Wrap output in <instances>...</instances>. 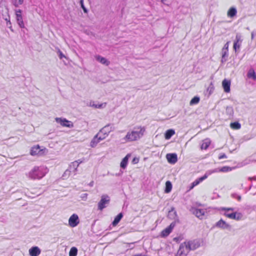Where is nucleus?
Masks as SVG:
<instances>
[{"label": "nucleus", "instance_id": "f257e3e1", "mask_svg": "<svg viewBox=\"0 0 256 256\" xmlns=\"http://www.w3.org/2000/svg\"><path fill=\"white\" fill-rule=\"evenodd\" d=\"M146 131L145 126H136L126 133L123 140L125 142L138 141L144 136Z\"/></svg>", "mask_w": 256, "mask_h": 256}, {"label": "nucleus", "instance_id": "f03ea898", "mask_svg": "<svg viewBox=\"0 0 256 256\" xmlns=\"http://www.w3.org/2000/svg\"><path fill=\"white\" fill-rule=\"evenodd\" d=\"M48 172V169L44 166H34L27 174L26 176L30 179H40Z\"/></svg>", "mask_w": 256, "mask_h": 256}, {"label": "nucleus", "instance_id": "7ed1b4c3", "mask_svg": "<svg viewBox=\"0 0 256 256\" xmlns=\"http://www.w3.org/2000/svg\"><path fill=\"white\" fill-rule=\"evenodd\" d=\"M48 153V150L44 146H40L38 144L32 146L30 150V154L32 156H42Z\"/></svg>", "mask_w": 256, "mask_h": 256}, {"label": "nucleus", "instance_id": "20e7f679", "mask_svg": "<svg viewBox=\"0 0 256 256\" xmlns=\"http://www.w3.org/2000/svg\"><path fill=\"white\" fill-rule=\"evenodd\" d=\"M190 212L200 220H202L206 217V210L199 208L196 206H192L190 210Z\"/></svg>", "mask_w": 256, "mask_h": 256}, {"label": "nucleus", "instance_id": "39448f33", "mask_svg": "<svg viewBox=\"0 0 256 256\" xmlns=\"http://www.w3.org/2000/svg\"><path fill=\"white\" fill-rule=\"evenodd\" d=\"M113 130V126L112 125L108 124L103 127L97 134L104 140L108 136L110 132Z\"/></svg>", "mask_w": 256, "mask_h": 256}, {"label": "nucleus", "instance_id": "423d86ee", "mask_svg": "<svg viewBox=\"0 0 256 256\" xmlns=\"http://www.w3.org/2000/svg\"><path fill=\"white\" fill-rule=\"evenodd\" d=\"M110 198L106 194H103L101 196V199L98 204V208L100 210H102L109 204L110 202Z\"/></svg>", "mask_w": 256, "mask_h": 256}, {"label": "nucleus", "instance_id": "0eeeda50", "mask_svg": "<svg viewBox=\"0 0 256 256\" xmlns=\"http://www.w3.org/2000/svg\"><path fill=\"white\" fill-rule=\"evenodd\" d=\"M190 252V250L188 248L187 242H184L180 244L176 256H186Z\"/></svg>", "mask_w": 256, "mask_h": 256}, {"label": "nucleus", "instance_id": "6e6552de", "mask_svg": "<svg viewBox=\"0 0 256 256\" xmlns=\"http://www.w3.org/2000/svg\"><path fill=\"white\" fill-rule=\"evenodd\" d=\"M55 120L57 123L60 124L62 126L68 128H72L74 126V124L72 122L69 121L64 118H56Z\"/></svg>", "mask_w": 256, "mask_h": 256}, {"label": "nucleus", "instance_id": "1a4fd4ad", "mask_svg": "<svg viewBox=\"0 0 256 256\" xmlns=\"http://www.w3.org/2000/svg\"><path fill=\"white\" fill-rule=\"evenodd\" d=\"M214 227L218 228L222 230H230L232 226H231L226 223L224 220L222 219H220L218 222H217L214 224Z\"/></svg>", "mask_w": 256, "mask_h": 256}, {"label": "nucleus", "instance_id": "9d476101", "mask_svg": "<svg viewBox=\"0 0 256 256\" xmlns=\"http://www.w3.org/2000/svg\"><path fill=\"white\" fill-rule=\"evenodd\" d=\"M230 42H226L222 50V62L223 63L226 60L228 55V48Z\"/></svg>", "mask_w": 256, "mask_h": 256}, {"label": "nucleus", "instance_id": "9b49d317", "mask_svg": "<svg viewBox=\"0 0 256 256\" xmlns=\"http://www.w3.org/2000/svg\"><path fill=\"white\" fill-rule=\"evenodd\" d=\"M22 13V11L20 10H15L16 20L20 28H24V24L23 21Z\"/></svg>", "mask_w": 256, "mask_h": 256}, {"label": "nucleus", "instance_id": "f8f14e48", "mask_svg": "<svg viewBox=\"0 0 256 256\" xmlns=\"http://www.w3.org/2000/svg\"><path fill=\"white\" fill-rule=\"evenodd\" d=\"M176 226V222H172L170 225L166 228L165 229H164L162 232H161L160 236L162 237H166L168 236L170 233L172 232V229L174 228V227Z\"/></svg>", "mask_w": 256, "mask_h": 256}, {"label": "nucleus", "instance_id": "ddd939ff", "mask_svg": "<svg viewBox=\"0 0 256 256\" xmlns=\"http://www.w3.org/2000/svg\"><path fill=\"white\" fill-rule=\"evenodd\" d=\"M80 222L78 216L76 214H73L68 220V224L71 227L76 226Z\"/></svg>", "mask_w": 256, "mask_h": 256}, {"label": "nucleus", "instance_id": "4468645a", "mask_svg": "<svg viewBox=\"0 0 256 256\" xmlns=\"http://www.w3.org/2000/svg\"><path fill=\"white\" fill-rule=\"evenodd\" d=\"M190 250H194L200 246V243L197 240H190L186 242Z\"/></svg>", "mask_w": 256, "mask_h": 256}, {"label": "nucleus", "instance_id": "2eb2a0df", "mask_svg": "<svg viewBox=\"0 0 256 256\" xmlns=\"http://www.w3.org/2000/svg\"><path fill=\"white\" fill-rule=\"evenodd\" d=\"M230 80L228 79H224L222 82V86L224 91L226 93H229L230 91Z\"/></svg>", "mask_w": 256, "mask_h": 256}, {"label": "nucleus", "instance_id": "dca6fc26", "mask_svg": "<svg viewBox=\"0 0 256 256\" xmlns=\"http://www.w3.org/2000/svg\"><path fill=\"white\" fill-rule=\"evenodd\" d=\"M166 158L170 164H174L178 161L177 154L174 153L167 154Z\"/></svg>", "mask_w": 256, "mask_h": 256}, {"label": "nucleus", "instance_id": "f3484780", "mask_svg": "<svg viewBox=\"0 0 256 256\" xmlns=\"http://www.w3.org/2000/svg\"><path fill=\"white\" fill-rule=\"evenodd\" d=\"M242 42V39L240 35L238 34H236V40L234 44V49L235 52H236V50L240 48Z\"/></svg>", "mask_w": 256, "mask_h": 256}, {"label": "nucleus", "instance_id": "a211bd4d", "mask_svg": "<svg viewBox=\"0 0 256 256\" xmlns=\"http://www.w3.org/2000/svg\"><path fill=\"white\" fill-rule=\"evenodd\" d=\"M82 160H75L72 162L70 165V168H73V174L74 175H75L76 174V172L77 171L78 168L80 164L82 162Z\"/></svg>", "mask_w": 256, "mask_h": 256}, {"label": "nucleus", "instance_id": "6ab92c4d", "mask_svg": "<svg viewBox=\"0 0 256 256\" xmlns=\"http://www.w3.org/2000/svg\"><path fill=\"white\" fill-rule=\"evenodd\" d=\"M102 140H103L100 137V136L96 134L92 140L90 142V146L92 148H94L100 141Z\"/></svg>", "mask_w": 256, "mask_h": 256}, {"label": "nucleus", "instance_id": "aec40b11", "mask_svg": "<svg viewBox=\"0 0 256 256\" xmlns=\"http://www.w3.org/2000/svg\"><path fill=\"white\" fill-rule=\"evenodd\" d=\"M131 156L130 154H128L122 160L120 163V167L122 168V169L126 168L128 160Z\"/></svg>", "mask_w": 256, "mask_h": 256}, {"label": "nucleus", "instance_id": "412c9836", "mask_svg": "<svg viewBox=\"0 0 256 256\" xmlns=\"http://www.w3.org/2000/svg\"><path fill=\"white\" fill-rule=\"evenodd\" d=\"M40 252V250L38 246L32 247L29 250V254L30 256H38Z\"/></svg>", "mask_w": 256, "mask_h": 256}, {"label": "nucleus", "instance_id": "4be33fe9", "mask_svg": "<svg viewBox=\"0 0 256 256\" xmlns=\"http://www.w3.org/2000/svg\"><path fill=\"white\" fill-rule=\"evenodd\" d=\"M207 177V175L205 174L203 176L195 180L190 186L189 190H191L192 188H193L198 184L200 182H202L203 180H205Z\"/></svg>", "mask_w": 256, "mask_h": 256}, {"label": "nucleus", "instance_id": "5701e85b", "mask_svg": "<svg viewBox=\"0 0 256 256\" xmlns=\"http://www.w3.org/2000/svg\"><path fill=\"white\" fill-rule=\"evenodd\" d=\"M220 210H224V215L230 218V215H232V212L230 213L229 212L234 210V208H226L222 207V208H220Z\"/></svg>", "mask_w": 256, "mask_h": 256}, {"label": "nucleus", "instance_id": "b1692460", "mask_svg": "<svg viewBox=\"0 0 256 256\" xmlns=\"http://www.w3.org/2000/svg\"><path fill=\"white\" fill-rule=\"evenodd\" d=\"M237 10L236 8L231 7L229 8L227 12V16L229 18H232L236 16Z\"/></svg>", "mask_w": 256, "mask_h": 256}, {"label": "nucleus", "instance_id": "393cba45", "mask_svg": "<svg viewBox=\"0 0 256 256\" xmlns=\"http://www.w3.org/2000/svg\"><path fill=\"white\" fill-rule=\"evenodd\" d=\"M175 134V131L173 129H169L167 130L164 133L165 139L170 140L171 137Z\"/></svg>", "mask_w": 256, "mask_h": 256}, {"label": "nucleus", "instance_id": "a878e982", "mask_svg": "<svg viewBox=\"0 0 256 256\" xmlns=\"http://www.w3.org/2000/svg\"><path fill=\"white\" fill-rule=\"evenodd\" d=\"M230 218L235 220H240L242 218L243 215L240 212H232V215H230Z\"/></svg>", "mask_w": 256, "mask_h": 256}, {"label": "nucleus", "instance_id": "bb28decb", "mask_svg": "<svg viewBox=\"0 0 256 256\" xmlns=\"http://www.w3.org/2000/svg\"><path fill=\"white\" fill-rule=\"evenodd\" d=\"M96 60L102 63V64H104L106 66H108L110 64L109 62L104 58L100 56H96Z\"/></svg>", "mask_w": 256, "mask_h": 256}, {"label": "nucleus", "instance_id": "cd10ccee", "mask_svg": "<svg viewBox=\"0 0 256 256\" xmlns=\"http://www.w3.org/2000/svg\"><path fill=\"white\" fill-rule=\"evenodd\" d=\"M123 216V214L122 212H120L114 218V221L112 222V224L113 226H116L118 223L120 222V220L122 218Z\"/></svg>", "mask_w": 256, "mask_h": 256}, {"label": "nucleus", "instance_id": "c85d7f7f", "mask_svg": "<svg viewBox=\"0 0 256 256\" xmlns=\"http://www.w3.org/2000/svg\"><path fill=\"white\" fill-rule=\"evenodd\" d=\"M210 144V140L208 138H206L204 140L201 145V149L202 150H206L209 146Z\"/></svg>", "mask_w": 256, "mask_h": 256}, {"label": "nucleus", "instance_id": "c756f323", "mask_svg": "<svg viewBox=\"0 0 256 256\" xmlns=\"http://www.w3.org/2000/svg\"><path fill=\"white\" fill-rule=\"evenodd\" d=\"M176 212L174 210V208H172L170 210H169L168 217L172 220H174L176 217Z\"/></svg>", "mask_w": 256, "mask_h": 256}, {"label": "nucleus", "instance_id": "7c9ffc66", "mask_svg": "<svg viewBox=\"0 0 256 256\" xmlns=\"http://www.w3.org/2000/svg\"><path fill=\"white\" fill-rule=\"evenodd\" d=\"M248 77L249 78L253 80H256V74L253 69H250L249 70L248 73Z\"/></svg>", "mask_w": 256, "mask_h": 256}, {"label": "nucleus", "instance_id": "2f4dec72", "mask_svg": "<svg viewBox=\"0 0 256 256\" xmlns=\"http://www.w3.org/2000/svg\"><path fill=\"white\" fill-rule=\"evenodd\" d=\"M72 174V172L70 168L67 169L63 174L62 177L64 179L68 178Z\"/></svg>", "mask_w": 256, "mask_h": 256}, {"label": "nucleus", "instance_id": "473e14b6", "mask_svg": "<svg viewBox=\"0 0 256 256\" xmlns=\"http://www.w3.org/2000/svg\"><path fill=\"white\" fill-rule=\"evenodd\" d=\"M10 1L14 6L18 7L24 3V0H10Z\"/></svg>", "mask_w": 256, "mask_h": 256}, {"label": "nucleus", "instance_id": "72a5a7b5", "mask_svg": "<svg viewBox=\"0 0 256 256\" xmlns=\"http://www.w3.org/2000/svg\"><path fill=\"white\" fill-rule=\"evenodd\" d=\"M200 100V97L196 96L194 97L190 101V104L192 106L194 104H198Z\"/></svg>", "mask_w": 256, "mask_h": 256}, {"label": "nucleus", "instance_id": "f704fd0d", "mask_svg": "<svg viewBox=\"0 0 256 256\" xmlns=\"http://www.w3.org/2000/svg\"><path fill=\"white\" fill-rule=\"evenodd\" d=\"M232 170V168H231L229 166H223L222 168H220L218 170H214L213 171V172H226L230 171V170Z\"/></svg>", "mask_w": 256, "mask_h": 256}, {"label": "nucleus", "instance_id": "c9c22d12", "mask_svg": "<svg viewBox=\"0 0 256 256\" xmlns=\"http://www.w3.org/2000/svg\"><path fill=\"white\" fill-rule=\"evenodd\" d=\"M214 90V84L211 82L209 86L206 88V92L208 93V95H210L212 94Z\"/></svg>", "mask_w": 256, "mask_h": 256}, {"label": "nucleus", "instance_id": "e433bc0d", "mask_svg": "<svg viewBox=\"0 0 256 256\" xmlns=\"http://www.w3.org/2000/svg\"><path fill=\"white\" fill-rule=\"evenodd\" d=\"M230 128L234 130H238L240 128V124L238 122H232L230 124Z\"/></svg>", "mask_w": 256, "mask_h": 256}, {"label": "nucleus", "instance_id": "4c0bfd02", "mask_svg": "<svg viewBox=\"0 0 256 256\" xmlns=\"http://www.w3.org/2000/svg\"><path fill=\"white\" fill-rule=\"evenodd\" d=\"M172 189V184L170 181L166 182L165 192H170Z\"/></svg>", "mask_w": 256, "mask_h": 256}, {"label": "nucleus", "instance_id": "58836bf2", "mask_svg": "<svg viewBox=\"0 0 256 256\" xmlns=\"http://www.w3.org/2000/svg\"><path fill=\"white\" fill-rule=\"evenodd\" d=\"M78 253V249L76 247H72L69 252V256H76Z\"/></svg>", "mask_w": 256, "mask_h": 256}, {"label": "nucleus", "instance_id": "ea45409f", "mask_svg": "<svg viewBox=\"0 0 256 256\" xmlns=\"http://www.w3.org/2000/svg\"><path fill=\"white\" fill-rule=\"evenodd\" d=\"M232 196L234 198L237 199L238 201L241 200V196L238 194V193H232Z\"/></svg>", "mask_w": 256, "mask_h": 256}, {"label": "nucleus", "instance_id": "a19ab883", "mask_svg": "<svg viewBox=\"0 0 256 256\" xmlns=\"http://www.w3.org/2000/svg\"><path fill=\"white\" fill-rule=\"evenodd\" d=\"M106 106V104H92V106L94 107L95 108H101Z\"/></svg>", "mask_w": 256, "mask_h": 256}, {"label": "nucleus", "instance_id": "79ce46f5", "mask_svg": "<svg viewBox=\"0 0 256 256\" xmlns=\"http://www.w3.org/2000/svg\"><path fill=\"white\" fill-rule=\"evenodd\" d=\"M5 20L6 22V26H8V28L11 30L12 31V29L11 26V22L10 19L6 18Z\"/></svg>", "mask_w": 256, "mask_h": 256}, {"label": "nucleus", "instance_id": "37998d69", "mask_svg": "<svg viewBox=\"0 0 256 256\" xmlns=\"http://www.w3.org/2000/svg\"><path fill=\"white\" fill-rule=\"evenodd\" d=\"M139 161H140V159L138 158L134 157L133 158V159L132 160V163L133 164H137L138 163Z\"/></svg>", "mask_w": 256, "mask_h": 256}, {"label": "nucleus", "instance_id": "c03bdc74", "mask_svg": "<svg viewBox=\"0 0 256 256\" xmlns=\"http://www.w3.org/2000/svg\"><path fill=\"white\" fill-rule=\"evenodd\" d=\"M7 221V218L6 216H2L0 217V222H6Z\"/></svg>", "mask_w": 256, "mask_h": 256}, {"label": "nucleus", "instance_id": "a18cd8bd", "mask_svg": "<svg viewBox=\"0 0 256 256\" xmlns=\"http://www.w3.org/2000/svg\"><path fill=\"white\" fill-rule=\"evenodd\" d=\"M88 194L86 193L84 194L82 196V200H86L87 199Z\"/></svg>", "mask_w": 256, "mask_h": 256}, {"label": "nucleus", "instance_id": "49530a36", "mask_svg": "<svg viewBox=\"0 0 256 256\" xmlns=\"http://www.w3.org/2000/svg\"><path fill=\"white\" fill-rule=\"evenodd\" d=\"M34 194H35V193H28V194H26V196L28 198H34L36 197V196H34Z\"/></svg>", "mask_w": 256, "mask_h": 256}, {"label": "nucleus", "instance_id": "de8ad7c7", "mask_svg": "<svg viewBox=\"0 0 256 256\" xmlns=\"http://www.w3.org/2000/svg\"><path fill=\"white\" fill-rule=\"evenodd\" d=\"M81 5H82V8L84 11V12H87V10L86 9L84 8V4H83V2H82V0H81Z\"/></svg>", "mask_w": 256, "mask_h": 256}, {"label": "nucleus", "instance_id": "09e8293b", "mask_svg": "<svg viewBox=\"0 0 256 256\" xmlns=\"http://www.w3.org/2000/svg\"><path fill=\"white\" fill-rule=\"evenodd\" d=\"M59 56H60V58H65V56L60 51H59Z\"/></svg>", "mask_w": 256, "mask_h": 256}, {"label": "nucleus", "instance_id": "8fccbe9b", "mask_svg": "<svg viewBox=\"0 0 256 256\" xmlns=\"http://www.w3.org/2000/svg\"><path fill=\"white\" fill-rule=\"evenodd\" d=\"M226 158V156L225 154H223L221 155H220L219 156H218V158L219 159H222V158Z\"/></svg>", "mask_w": 256, "mask_h": 256}, {"label": "nucleus", "instance_id": "3c124183", "mask_svg": "<svg viewBox=\"0 0 256 256\" xmlns=\"http://www.w3.org/2000/svg\"><path fill=\"white\" fill-rule=\"evenodd\" d=\"M251 38L252 40H253L254 38V32H252V34H251Z\"/></svg>", "mask_w": 256, "mask_h": 256}, {"label": "nucleus", "instance_id": "603ef678", "mask_svg": "<svg viewBox=\"0 0 256 256\" xmlns=\"http://www.w3.org/2000/svg\"><path fill=\"white\" fill-rule=\"evenodd\" d=\"M174 241L176 242H178V240H179V238H177V237H176V238H174Z\"/></svg>", "mask_w": 256, "mask_h": 256}, {"label": "nucleus", "instance_id": "864d4df0", "mask_svg": "<svg viewBox=\"0 0 256 256\" xmlns=\"http://www.w3.org/2000/svg\"><path fill=\"white\" fill-rule=\"evenodd\" d=\"M196 206H202V204H198V203H196Z\"/></svg>", "mask_w": 256, "mask_h": 256}]
</instances>
